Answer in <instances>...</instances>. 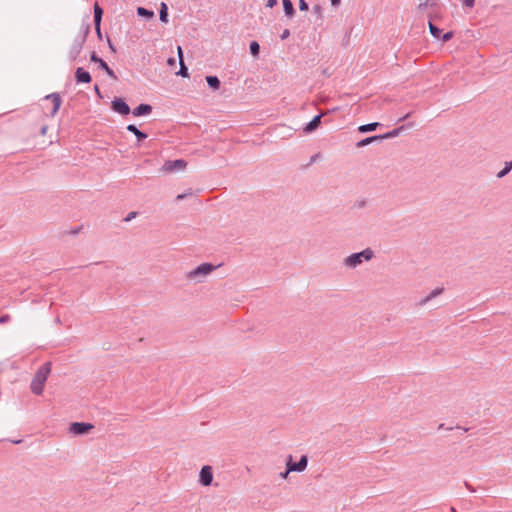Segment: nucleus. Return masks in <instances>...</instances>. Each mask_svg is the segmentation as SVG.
<instances>
[{"label":"nucleus","mask_w":512,"mask_h":512,"mask_svg":"<svg viewBox=\"0 0 512 512\" xmlns=\"http://www.w3.org/2000/svg\"><path fill=\"white\" fill-rule=\"evenodd\" d=\"M381 124L378 122L364 124L358 127V131L361 133H367L376 130Z\"/></svg>","instance_id":"18"},{"label":"nucleus","mask_w":512,"mask_h":512,"mask_svg":"<svg viewBox=\"0 0 512 512\" xmlns=\"http://www.w3.org/2000/svg\"><path fill=\"white\" fill-rule=\"evenodd\" d=\"M451 512H456V511H455V509H454L453 507L451 508Z\"/></svg>","instance_id":"54"},{"label":"nucleus","mask_w":512,"mask_h":512,"mask_svg":"<svg viewBox=\"0 0 512 512\" xmlns=\"http://www.w3.org/2000/svg\"><path fill=\"white\" fill-rule=\"evenodd\" d=\"M159 18H160V21L163 23L168 22V6L164 2H162L160 5Z\"/></svg>","instance_id":"20"},{"label":"nucleus","mask_w":512,"mask_h":512,"mask_svg":"<svg viewBox=\"0 0 512 512\" xmlns=\"http://www.w3.org/2000/svg\"><path fill=\"white\" fill-rule=\"evenodd\" d=\"M290 472L291 471H288V468H287L286 471L280 473V477L287 478V476L289 475Z\"/></svg>","instance_id":"43"},{"label":"nucleus","mask_w":512,"mask_h":512,"mask_svg":"<svg viewBox=\"0 0 512 512\" xmlns=\"http://www.w3.org/2000/svg\"><path fill=\"white\" fill-rule=\"evenodd\" d=\"M206 82L212 90H217L220 87V80L217 76H206Z\"/></svg>","instance_id":"19"},{"label":"nucleus","mask_w":512,"mask_h":512,"mask_svg":"<svg viewBox=\"0 0 512 512\" xmlns=\"http://www.w3.org/2000/svg\"><path fill=\"white\" fill-rule=\"evenodd\" d=\"M444 291L443 288H440V287H437L435 289H433L426 297L422 298L419 302H418V305L419 306H424L426 305L430 300L434 299L435 297L439 296L440 294H442Z\"/></svg>","instance_id":"15"},{"label":"nucleus","mask_w":512,"mask_h":512,"mask_svg":"<svg viewBox=\"0 0 512 512\" xmlns=\"http://www.w3.org/2000/svg\"><path fill=\"white\" fill-rule=\"evenodd\" d=\"M284 12L288 17H292L295 13L293 4L290 0H282Z\"/></svg>","instance_id":"21"},{"label":"nucleus","mask_w":512,"mask_h":512,"mask_svg":"<svg viewBox=\"0 0 512 512\" xmlns=\"http://www.w3.org/2000/svg\"><path fill=\"white\" fill-rule=\"evenodd\" d=\"M443 426H444L443 424H440L438 428H439V429H442V428H443Z\"/></svg>","instance_id":"53"},{"label":"nucleus","mask_w":512,"mask_h":512,"mask_svg":"<svg viewBox=\"0 0 512 512\" xmlns=\"http://www.w3.org/2000/svg\"><path fill=\"white\" fill-rule=\"evenodd\" d=\"M374 252L371 248H366L361 252L353 253L346 257L343 264L347 268H356L361 265L363 261H369L373 258Z\"/></svg>","instance_id":"2"},{"label":"nucleus","mask_w":512,"mask_h":512,"mask_svg":"<svg viewBox=\"0 0 512 512\" xmlns=\"http://www.w3.org/2000/svg\"><path fill=\"white\" fill-rule=\"evenodd\" d=\"M428 1L429 0H426L424 3H420L419 6H418V9L419 10L424 9L428 5Z\"/></svg>","instance_id":"44"},{"label":"nucleus","mask_w":512,"mask_h":512,"mask_svg":"<svg viewBox=\"0 0 512 512\" xmlns=\"http://www.w3.org/2000/svg\"><path fill=\"white\" fill-rule=\"evenodd\" d=\"M321 118H322V114H318V115L314 116L313 119L309 123H307V125L305 126L304 132L311 133L314 130H316L321 124Z\"/></svg>","instance_id":"14"},{"label":"nucleus","mask_w":512,"mask_h":512,"mask_svg":"<svg viewBox=\"0 0 512 512\" xmlns=\"http://www.w3.org/2000/svg\"><path fill=\"white\" fill-rule=\"evenodd\" d=\"M250 53L252 56L254 57H258L259 56V53H260V45L257 41H252L250 43Z\"/></svg>","instance_id":"27"},{"label":"nucleus","mask_w":512,"mask_h":512,"mask_svg":"<svg viewBox=\"0 0 512 512\" xmlns=\"http://www.w3.org/2000/svg\"><path fill=\"white\" fill-rule=\"evenodd\" d=\"M44 100L52 101L53 107L50 112V116H52V117L55 116L61 106V103H62L60 95L58 93H52V94L45 96Z\"/></svg>","instance_id":"11"},{"label":"nucleus","mask_w":512,"mask_h":512,"mask_svg":"<svg viewBox=\"0 0 512 512\" xmlns=\"http://www.w3.org/2000/svg\"><path fill=\"white\" fill-rule=\"evenodd\" d=\"M512 170V160L510 162H506L503 169L497 173V178L505 177Z\"/></svg>","instance_id":"26"},{"label":"nucleus","mask_w":512,"mask_h":512,"mask_svg":"<svg viewBox=\"0 0 512 512\" xmlns=\"http://www.w3.org/2000/svg\"><path fill=\"white\" fill-rule=\"evenodd\" d=\"M409 116H410V113H407V114H405L404 116H402L398 121H399V122L404 121V120H406Z\"/></svg>","instance_id":"47"},{"label":"nucleus","mask_w":512,"mask_h":512,"mask_svg":"<svg viewBox=\"0 0 512 512\" xmlns=\"http://www.w3.org/2000/svg\"><path fill=\"white\" fill-rule=\"evenodd\" d=\"M46 127H43L42 130H41V133L44 135L46 133Z\"/></svg>","instance_id":"50"},{"label":"nucleus","mask_w":512,"mask_h":512,"mask_svg":"<svg viewBox=\"0 0 512 512\" xmlns=\"http://www.w3.org/2000/svg\"><path fill=\"white\" fill-rule=\"evenodd\" d=\"M95 31L99 40H102L101 22L94 23Z\"/></svg>","instance_id":"32"},{"label":"nucleus","mask_w":512,"mask_h":512,"mask_svg":"<svg viewBox=\"0 0 512 512\" xmlns=\"http://www.w3.org/2000/svg\"><path fill=\"white\" fill-rule=\"evenodd\" d=\"M428 26H429L431 35L436 39H440L442 30L440 28H438L431 20H429Z\"/></svg>","instance_id":"22"},{"label":"nucleus","mask_w":512,"mask_h":512,"mask_svg":"<svg viewBox=\"0 0 512 512\" xmlns=\"http://www.w3.org/2000/svg\"><path fill=\"white\" fill-rule=\"evenodd\" d=\"M136 212H130L127 217L125 218V221H130L131 219H133L135 216H136Z\"/></svg>","instance_id":"41"},{"label":"nucleus","mask_w":512,"mask_h":512,"mask_svg":"<svg viewBox=\"0 0 512 512\" xmlns=\"http://www.w3.org/2000/svg\"><path fill=\"white\" fill-rule=\"evenodd\" d=\"M403 129H404V126L393 129L392 131H389L385 134L380 135L381 139L384 140V139L394 138V137L398 136Z\"/></svg>","instance_id":"25"},{"label":"nucleus","mask_w":512,"mask_h":512,"mask_svg":"<svg viewBox=\"0 0 512 512\" xmlns=\"http://www.w3.org/2000/svg\"><path fill=\"white\" fill-rule=\"evenodd\" d=\"M94 10V23H98L102 21L103 16V9L100 7V5L96 2L93 7Z\"/></svg>","instance_id":"23"},{"label":"nucleus","mask_w":512,"mask_h":512,"mask_svg":"<svg viewBox=\"0 0 512 512\" xmlns=\"http://www.w3.org/2000/svg\"><path fill=\"white\" fill-rule=\"evenodd\" d=\"M94 90H95L96 94H97L99 97H101L100 89H99L98 85H95Z\"/></svg>","instance_id":"48"},{"label":"nucleus","mask_w":512,"mask_h":512,"mask_svg":"<svg viewBox=\"0 0 512 512\" xmlns=\"http://www.w3.org/2000/svg\"><path fill=\"white\" fill-rule=\"evenodd\" d=\"M475 3V0H463V5L466 7H473Z\"/></svg>","instance_id":"38"},{"label":"nucleus","mask_w":512,"mask_h":512,"mask_svg":"<svg viewBox=\"0 0 512 512\" xmlns=\"http://www.w3.org/2000/svg\"><path fill=\"white\" fill-rule=\"evenodd\" d=\"M84 43H85L84 39H77V38L74 39L73 44L69 50V58L72 61H75L78 58V56L80 55V53L82 51Z\"/></svg>","instance_id":"10"},{"label":"nucleus","mask_w":512,"mask_h":512,"mask_svg":"<svg viewBox=\"0 0 512 512\" xmlns=\"http://www.w3.org/2000/svg\"><path fill=\"white\" fill-rule=\"evenodd\" d=\"M321 157V154L320 153H316L314 154L311 159H310V164L314 163L315 161H317L319 158Z\"/></svg>","instance_id":"39"},{"label":"nucleus","mask_w":512,"mask_h":512,"mask_svg":"<svg viewBox=\"0 0 512 512\" xmlns=\"http://www.w3.org/2000/svg\"><path fill=\"white\" fill-rule=\"evenodd\" d=\"M167 64H168L169 66H174V65H175V59H174V58H169V59L167 60Z\"/></svg>","instance_id":"45"},{"label":"nucleus","mask_w":512,"mask_h":512,"mask_svg":"<svg viewBox=\"0 0 512 512\" xmlns=\"http://www.w3.org/2000/svg\"><path fill=\"white\" fill-rule=\"evenodd\" d=\"M465 485H466V487H467L468 489L472 490V489H471V486H469V484H468V483H465Z\"/></svg>","instance_id":"51"},{"label":"nucleus","mask_w":512,"mask_h":512,"mask_svg":"<svg viewBox=\"0 0 512 512\" xmlns=\"http://www.w3.org/2000/svg\"><path fill=\"white\" fill-rule=\"evenodd\" d=\"M90 60L94 63H98L99 69L104 70L111 79L117 80L116 73L108 66V64L102 58H100L96 54V52H92Z\"/></svg>","instance_id":"7"},{"label":"nucleus","mask_w":512,"mask_h":512,"mask_svg":"<svg viewBox=\"0 0 512 512\" xmlns=\"http://www.w3.org/2000/svg\"><path fill=\"white\" fill-rule=\"evenodd\" d=\"M453 35L454 33L452 31H448L446 33H444L443 35L441 34V39L443 42H448L449 40H451L453 38Z\"/></svg>","instance_id":"31"},{"label":"nucleus","mask_w":512,"mask_h":512,"mask_svg":"<svg viewBox=\"0 0 512 512\" xmlns=\"http://www.w3.org/2000/svg\"><path fill=\"white\" fill-rule=\"evenodd\" d=\"M177 74L181 75L182 77H188L189 76L188 68L186 67L184 61L180 62V69H179Z\"/></svg>","instance_id":"29"},{"label":"nucleus","mask_w":512,"mask_h":512,"mask_svg":"<svg viewBox=\"0 0 512 512\" xmlns=\"http://www.w3.org/2000/svg\"><path fill=\"white\" fill-rule=\"evenodd\" d=\"M216 266L211 263H202L190 272L187 273L186 277L191 280H195L196 282H202V278L209 275L212 271H214Z\"/></svg>","instance_id":"3"},{"label":"nucleus","mask_w":512,"mask_h":512,"mask_svg":"<svg viewBox=\"0 0 512 512\" xmlns=\"http://www.w3.org/2000/svg\"><path fill=\"white\" fill-rule=\"evenodd\" d=\"M111 108L121 115H128L131 112L129 105L122 98L115 97L111 102Z\"/></svg>","instance_id":"8"},{"label":"nucleus","mask_w":512,"mask_h":512,"mask_svg":"<svg viewBox=\"0 0 512 512\" xmlns=\"http://www.w3.org/2000/svg\"><path fill=\"white\" fill-rule=\"evenodd\" d=\"M107 41H108L109 48H110L113 52H115V51H116V48H115L114 44L112 43L111 39H110V38H108V39H107Z\"/></svg>","instance_id":"42"},{"label":"nucleus","mask_w":512,"mask_h":512,"mask_svg":"<svg viewBox=\"0 0 512 512\" xmlns=\"http://www.w3.org/2000/svg\"><path fill=\"white\" fill-rule=\"evenodd\" d=\"M177 54H178V57H179V62L184 61V59H183V50H182L181 46L177 47Z\"/></svg>","instance_id":"37"},{"label":"nucleus","mask_w":512,"mask_h":512,"mask_svg":"<svg viewBox=\"0 0 512 512\" xmlns=\"http://www.w3.org/2000/svg\"><path fill=\"white\" fill-rule=\"evenodd\" d=\"M299 9L301 11H306L309 9L308 3L305 0H299Z\"/></svg>","instance_id":"33"},{"label":"nucleus","mask_w":512,"mask_h":512,"mask_svg":"<svg viewBox=\"0 0 512 512\" xmlns=\"http://www.w3.org/2000/svg\"><path fill=\"white\" fill-rule=\"evenodd\" d=\"M381 136L380 135H374V136H370V137H367V138H364L360 141H358L356 143V147L358 148H362L364 146H367L371 143H374V142H377V141H381Z\"/></svg>","instance_id":"17"},{"label":"nucleus","mask_w":512,"mask_h":512,"mask_svg":"<svg viewBox=\"0 0 512 512\" xmlns=\"http://www.w3.org/2000/svg\"><path fill=\"white\" fill-rule=\"evenodd\" d=\"M275 5H277V0H268L267 1V7H274Z\"/></svg>","instance_id":"40"},{"label":"nucleus","mask_w":512,"mask_h":512,"mask_svg":"<svg viewBox=\"0 0 512 512\" xmlns=\"http://www.w3.org/2000/svg\"><path fill=\"white\" fill-rule=\"evenodd\" d=\"M137 14H138V16L144 17L146 19H152L154 17V12L152 10H148L144 7H138Z\"/></svg>","instance_id":"24"},{"label":"nucleus","mask_w":512,"mask_h":512,"mask_svg":"<svg viewBox=\"0 0 512 512\" xmlns=\"http://www.w3.org/2000/svg\"><path fill=\"white\" fill-rule=\"evenodd\" d=\"M94 426L86 422H73L70 424L69 432L74 435H84L92 430Z\"/></svg>","instance_id":"6"},{"label":"nucleus","mask_w":512,"mask_h":512,"mask_svg":"<svg viewBox=\"0 0 512 512\" xmlns=\"http://www.w3.org/2000/svg\"><path fill=\"white\" fill-rule=\"evenodd\" d=\"M341 3V0H331L332 6H339Z\"/></svg>","instance_id":"46"},{"label":"nucleus","mask_w":512,"mask_h":512,"mask_svg":"<svg viewBox=\"0 0 512 512\" xmlns=\"http://www.w3.org/2000/svg\"><path fill=\"white\" fill-rule=\"evenodd\" d=\"M75 79L77 83H90L92 80L90 73L82 67L76 69Z\"/></svg>","instance_id":"12"},{"label":"nucleus","mask_w":512,"mask_h":512,"mask_svg":"<svg viewBox=\"0 0 512 512\" xmlns=\"http://www.w3.org/2000/svg\"><path fill=\"white\" fill-rule=\"evenodd\" d=\"M152 112V106L149 104H140L132 110V114L136 117L146 116Z\"/></svg>","instance_id":"13"},{"label":"nucleus","mask_w":512,"mask_h":512,"mask_svg":"<svg viewBox=\"0 0 512 512\" xmlns=\"http://www.w3.org/2000/svg\"><path fill=\"white\" fill-rule=\"evenodd\" d=\"M308 465V458L306 455L301 456L298 462L292 461V456H288V461L286 463V466L288 467V471L291 472H302L307 468Z\"/></svg>","instance_id":"4"},{"label":"nucleus","mask_w":512,"mask_h":512,"mask_svg":"<svg viewBox=\"0 0 512 512\" xmlns=\"http://www.w3.org/2000/svg\"><path fill=\"white\" fill-rule=\"evenodd\" d=\"M290 36L289 29H284L283 32L280 35L281 40H285Z\"/></svg>","instance_id":"35"},{"label":"nucleus","mask_w":512,"mask_h":512,"mask_svg":"<svg viewBox=\"0 0 512 512\" xmlns=\"http://www.w3.org/2000/svg\"><path fill=\"white\" fill-rule=\"evenodd\" d=\"M20 442H21V440L13 441V443H15V444H18Z\"/></svg>","instance_id":"52"},{"label":"nucleus","mask_w":512,"mask_h":512,"mask_svg":"<svg viewBox=\"0 0 512 512\" xmlns=\"http://www.w3.org/2000/svg\"><path fill=\"white\" fill-rule=\"evenodd\" d=\"M89 32H90V25L89 24H85L81 28V35L77 36L76 38L77 39H84V42H86V38H87Z\"/></svg>","instance_id":"28"},{"label":"nucleus","mask_w":512,"mask_h":512,"mask_svg":"<svg viewBox=\"0 0 512 512\" xmlns=\"http://www.w3.org/2000/svg\"><path fill=\"white\" fill-rule=\"evenodd\" d=\"M127 130L136 136L138 143L142 142L148 137V135L145 132L139 130L137 126L134 124H129L127 126Z\"/></svg>","instance_id":"16"},{"label":"nucleus","mask_w":512,"mask_h":512,"mask_svg":"<svg viewBox=\"0 0 512 512\" xmlns=\"http://www.w3.org/2000/svg\"><path fill=\"white\" fill-rule=\"evenodd\" d=\"M184 197H185V194H179V195L176 197V199H177V200H181V199H183Z\"/></svg>","instance_id":"49"},{"label":"nucleus","mask_w":512,"mask_h":512,"mask_svg":"<svg viewBox=\"0 0 512 512\" xmlns=\"http://www.w3.org/2000/svg\"><path fill=\"white\" fill-rule=\"evenodd\" d=\"M366 203H367V202H366V200H357V201L355 202V207H357V208H359V209H360V208H363V207H365V206H366Z\"/></svg>","instance_id":"36"},{"label":"nucleus","mask_w":512,"mask_h":512,"mask_svg":"<svg viewBox=\"0 0 512 512\" xmlns=\"http://www.w3.org/2000/svg\"><path fill=\"white\" fill-rule=\"evenodd\" d=\"M312 11H313V13H314V14H316L320 19H322V18H323V9H322L321 5H319V4L314 5V6H313V8H312Z\"/></svg>","instance_id":"30"},{"label":"nucleus","mask_w":512,"mask_h":512,"mask_svg":"<svg viewBox=\"0 0 512 512\" xmlns=\"http://www.w3.org/2000/svg\"><path fill=\"white\" fill-rule=\"evenodd\" d=\"M11 320V317L9 314H4L0 316V324L8 323Z\"/></svg>","instance_id":"34"},{"label":"nucleus","mask_w":512,"mask_h":512,"mask_svg":"<svg viewBox=\"0 0 512 512\" xmlns=\"http://www.w3.org/2000/svg\"><path fill=\"white\" fill-rule=\"evenodd\" d=\"M212 481H213L212 467L209 465L203 466L200 471L199 482L203 486H209L212 484Z\"/></svg>","instance_id":"9"},{"label":"nucleus","mask_w":512,"mask_h":512,"mask_svg":"<svg viewBox=\"0 0 512 512\" xmlns=\"http://www.w3.org/2000/svg\"><path fill=\"white\" fill-rule=\"evenodd\" d=\"M51 367V362H45L37 369L30 384V389L33 394L42 395L44 391L45 382L47 381V378L51 373Z\"/></svg>","instance_id":"1"},{"label":"nucleus","mask_w":512,"mask_h":512,"mask_svg":"<svg viewBox=\"0 0 512 512\" xmlns=\"http://www.w3.org/2000/svg\"><path fill=\"white\" fill-rule=\"evenodd\" d=\"M187 162L183 159L167 160L162 166L161 170L165 173L182 170L186 167Z\"/></svg>","instance_id":"5"}]
</instances>
